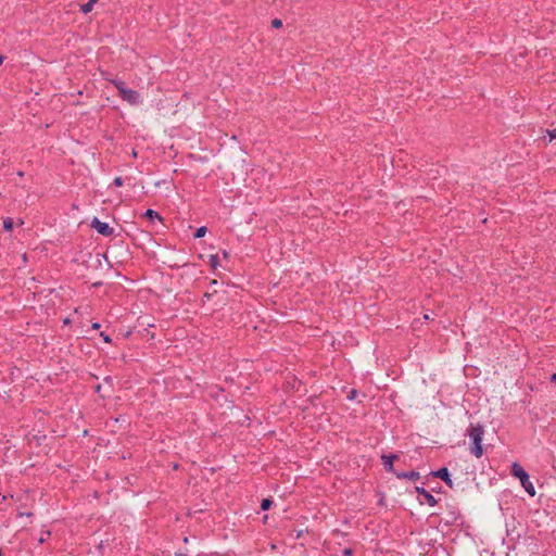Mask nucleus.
<instances>
[{
  "instance_id": "nucleus-27",
  "label": "nucleus",
  "mask_w": 556,
  "mask_h": 556,
  "mask_svg": "<svg viewBox=\"0 0 556 556\" xmlns=\"http://www.w3.org/2000/svg\"><path fill=\"white\" fill-rule=\"evenodd\" d=\"M552 381L556 382V372L552 375Z\"/></svg>"
},
{
  "instance_id": "nucleus-7",
  "label": "nucleus",
  "mask_w": 556,
  "mask_h": 556,
  "mask_svg": "<svg viewBox=\"0 0 556 556\" xmlns=\"http://www.w3.org/2000/svg\"><path fill=\"white\" fill-rule=\"evenodd\" d=\"M433 475L440 479H442L448 486H453V482L451 480L447 468H441L438 471L433 472Z\"/></svg>"
},
{
  "instance_id": "nucleus-11",
  "label": "nucleus",
  "mask_w": 556,
  "mask_h": 556,
  "mask_svg": "<svg viewBox=\"0 0 556 556\" xmlns=\"http://www.w3.org/2000/svg\"><path fill=\"white\" fill-rule=\"evenodd\" d=\"M521 484H522L523 489L526 490V492H527L530 496H534V495H535L534 486H533V484L530 482L529 477L527 478V480L521 481Z\"/></svg>"
},
{
  "instance_id": "nucleus-8",
  "label": "nucleus",
  "mask_w": 556,
  "mask_h": 556,
  "mask_svg": "<svg viewBox=\"0 0 556 556\" xmlns=\"http://www.w3.org/2000/svg\"><path fill=\"white\" fill-rule=\"evenodd\" d=\"M396 458H397V455H395V454L381 456V459H382L386 470L393 471V460H395Z\"/></svg>"
},
{
  "instance_id": "nucleus-2",
  "label": "nucleus",
  "mask_w": 556,
  "mask_h": 556,
  "mask_svg": "<svg viewBox=\"0 0 556 556\" xmlns=\"http://www.w3.org/2000/svg\"><path fill=\"white\" fill-rule=\"evenodd\" d=\"M90 226L104 237H111L114 233V228L108 223L101 222L98 217H93Z\"/></svg>"
},
{
  "instance_id": "nucleus-5",
  "label": "nucleus",
  "mask_w": 556,
  "mask_h": 556,
  "mask_svg": "<svg viewBox=\"0 0 556 556\" xmlns=\"http://www.w3.org/2000/svg\"><path fill=\"white\" fill-rule=\"evenodd\" d=\"M511 475L516 478H518L521 481L527 480L528 473L525 471V469L517 463H514L511 466Z\"/></svg>"
},
{
  "instance_id": "nucleus-1",
  "label": "nucleus",
  "mask_w": 556,
  "mask_h": 556,
  "mask_svg": "<svg viewBox=\"0 0 556 556\" xmlns=\"http://www.w3.org/2000/svg\"><path fill=\"white\" fill-rule=\"evenodd\" d=\"M466 434L470 439V452L477 458L483 455V447L481 445L482 438L484 434V428L481 425H470L466 431Z\"/></svg>"
},
{
  "instance_id": "nucleus-20",
  "label": "nucleus",
  "mask_w": 556,
  "mask_h": 556,
  "mask_svg": "<svg viewBox=\"0 0 556 556\" xmlns=\"http://www.w3.org/2000/svg\"><path fill=\"white\" fill-rule=\"evenodd\" d=\"M100 336L103 338L104 342H106V343L111 342V338L108 334H105L104 332H101Z\"/></svg>"
},
{
  "instance_id": "nucleus-25",
  "label": "nucleus",
  "mask_w": 556,
  "mask_h": 556,
  "mask_svg": "<svg viewBox=\"0 0 556 556\" xmlns=\"http://www.w3.org/2000/svg\"><path fill=\"white\" fill-rule=\"evenodd\" d=\"M88 2H89V5H94L98 2V0H88Z\"/></svg>"
},
{
  "instance_id": "nucleus-3",
  "label": "nucleus",
  "mask_w": 556,
  "mask_h": 556,
  "mask_svg": "<svg viewBox=\"0 0 556 556\" xmlns=\"http://www.w3.org/2000/svg\"><path fill=\"white\" fill-rule=\"evenodd\" d=\"M118 94L124 101L128 102L131 105H136L139 103V93L136 90L125 87L121 89Z\"/></svg>"
},
{
  "instance_id": "nucleus-23",
  "label": "nucleus",
  "mask_w": 556,
  "mask_h": 556,
  "mask_svg": "<svg viewBox=\"0 0 556 556\" xmlns=\"http://www.w3.org/2000/svg\"><path fill=\"white\" fill-rule=\"evenodd\" d=\"M355 394H356V391H355V390L351 391V395H349V399H354V397H355Z\"/></svg>"
},
{
  "instance_id": "nucleus-6",
  "label": "nucleus",
  "mask_w": 556,
  "mask_h": 556,
  "mask_svg": "<svg viewBox=\"0 0 556 556\" xmlns=\"http://www.w3.org/2000/svg\"><path fill=\"white\" fill-rule=\"evenodd\" d=\"M189 230H191V236L188 235L187 236L188 239H200V238L204 237L205 233L207 232V227L201 226L193 230L192 227L189 226L187 231H189Z\"/></svg>"
},
{
  "instance_id": "nucleus-12",
  "label": "nucleus",
  "mask_w": 556,
  "mask_h": 556,
  "mask_svg": "<svg viewBox=\"0 0 556 556\" xmlns=\"http://www.w3.org/2000/svg\"><path fill=\"white\" fill-rule=\"evenodd\" d=\"M397 477L409 480H417L419 478V472L413 470L409 472L397 473Z\"/></svg>"
},
{
  "instance_id": "nucleus-15",
  "label": "nucleus",
  "mask_w": 556,
  "mask_h": 556,
  "mask_svg": "<svg viewBox=\"0 0 556 556\" xmlns=\"http://www.w3.org/2000/svg\"><path fill=\"white\" fill-rule=\"evenodd\" d=\"M93 9V5H89V2H86L84 4L80 5V11L85 14L91 12Z\"/></svg>"
},
{
  "instance_id": "nucleus-18",
  "label": "nucleus",
  "mask_w": 556,
  "mask_h": 556,
  "mask_svg": "<svg viewBox=\"0 0 556 556\" xmlns=\"http://www.w3.org/2000/svg\"><path fill=\"white\" fill-rule=\"evenodd\" d=\"M271 27L276 29L282 27V21L280 18H274L271 21Z\"/></svg>"
},
{
  "instance_id": "nucleus-16",
  "label": "nucleus",
  "mask_w": 556,
  "mask_h": 556,
  "mask_svg": "<svg viewBox=\"0 0 556 556\" xmlns=\"http://www.w3.org/2000/svg\"><path fill=\"white\" fill-rule=\"evenodd\" d=\"M271 504H273V502L269 498H264L262 501L261 508L263 510H267L270 507Z\"/></svg>"
},
{
  "instance_id": "nucleus-26",
  "label": "nucleus",
  "mask_w": 556,
  "mask_h": 556,
  "mask_svg": "<svg viewBox=\"0 0 556 556\" xmlns=\"http://www.w3.org/2000/svg\"><path fill=\"white\" fill-rule=\"evenodd\" d=\"M5 56L0 54V66L2 65L3 61H4Z\"/></svg>"
},
{
  "instance_id": "nucleus-28",
  "label": "nucleus",
  "mask_w": 556,
  "mask_h": 556,
  "mask_svg": "<svg viewBox=\"0 0 556 556\" xmlns=\"http://www.w3.org/2000/svg\"><path fill=\"white\" fill-rule=\"evenodd\" d=\"M424 319H426V320H427V319H429V315H427V314H426V315L424 316Z\"/></svg>"
},
{
  "instance_id": "nucleus-9",
  "label": "nucleus",
  "mask_w": 556,
  "mask_h": 556,
  "mask_svg": "<svg viewBox=\"0 0 556 556\" xmlns=\"http://www.w3.org/2000/svg\"><path fill=\"white\" fill-rule=\"evenodd\" d=\"M416 490L419 494H421L424 496L426 503L429 506L437 505V500L434 498V496L432 494H430L428 491H426L424 488H416Z\"/></svg>"
},
{
  "instance_id": "nucleus-10",
  "label": "nucleus",
  "mask_w": 556,
  "mask_h": 556,
  "mask_svg": "<svg viewBox=\"0 0 556 556\" xmlns=\"http://www.w3.org/2000/svg\"><path fill=\"white\" fill-rule=\"evenodd\" d=\"M143 217L148 218L150 222H154L155 219L162 220L161 215L156 211H154L152 208H148L143 213Z\"/></svg>"
},
{
  "instance_id": "nucleus-21",
  "label": "nucleus",
  "mask_w": 556,
  "mask_h": 556,
  "mask_svg": "<svg viewBox=\"0 0 556 556\" xmlns=\"http://www.w3.org/2000/svg\"><path fill=\"white\" fill-rule=\"evenodd\" d=\"M217 255H211V262L213 266H216Z\"/></svg>"
},
{
  "instance_id": "nucleus-13",
  "label": "nucleus",
  "mask_w": 556,
  "mask_h": 556,
  "mask_svg": "<svg viewBox=\"0 0 556 556\" xmlns=\"http://www.w3.org/2000/svg\"><path fill=\"white\" fill-rule=\"evenodd\" d=\"M104 79L113 84L114 87L118 90V92L121 91V89L126 87V84L121 79H114L110 77H105Z\"/></svg>"
},
{
  "instance_id": "nucleus-29",
  "label": "nucleus",
  "mask_w": 556,
  "mask_h": 556,
  "mask_svg": "<svg viewBox=\"0 0 556 556\" xmlns=\"http://www.w3.org/2000/svg\"><path fill=\"white\" fill-rule=\"evenodd\" d=\"M45 541V538H40L39 542L42 543Z\"/></svg>"
},
{
  "instance_id": "nucleus-24",
  "label": "nucleus",
  "mask_w": 556,
  "mask_h": 556,
  "mask_svg": "<svg viewBox=\"0 0 556 556\" xmlns=\"http://www.w3.org/2000/svg\"><path fill=\"white\" fill-rule=\"evenodd\" d=\"M343 553H344L345 556H350L351 555V549H344Z\"/></svg>"
},
{
  "instance_id": "nucleus-4",
  "label": "nucleus",
  "mask_w": 556,
  "mask_h": 556,
  "mask_svg": "<svg viewBox=\"0 0 556 556\" xmlns=\"http://www.w3.org/2000/svg\"><path fill=\"white\" fill-rule=\"evenodd\" d=\"M124 248H125V245H117V244L109 245L106 251L104 252V257L110 263V261H109L110 257L117 258L118 256H122L121 260H117V263H122V262H124L125 257L121 253L119 250H122Z\"/></svg>"
},
{
  "instance_id": "nucleus-22",
  "label": "nucleus",
  "mask_w": 556,
  "mask_h": 556,
  "mask_svg": "<svg viewBox=\"0 0 556 556\" xmlns=\"http://www.w3.org/2000/svg\"><path fill=\"white\" fill-rule=\"evenodd\" d=\"M100 328V324L99 323H93L92 324V329H99Z\"/></svg>"
},
{
  "instance_id": "nucleus-19",
  "label": "nucleus",
  "mask_w": 556,
  "mask_h": 556,
  "mask_svg": "<svg viewBox=\"0 0 556 556\" xmlns=\"http://www.w3.org/2000/svg\"><path fill=\"white\" fill-rule=\"evenodd\" d=\"M113 185L115 187H122L124 185V179L122 177H115L113 180Z\"/></svg>"
},
{
  "instance_id": "nucleus-14",
  "label": "nucleus",
  "mask_w": 556,
  "mask_h": 556,
  "mask_svg": "<svg viewBox=\"0 0 556 556\" xmlns=\"http://www.w3.org/2000/svg\"><path fill=\"white\" fill-rule=\"evenodd\" d=\"M13 227H14L13 218L12 217L4 218V220H3V228H4V230L11 231L13 229Z\"/></svg>"
},
{
  "instance_id": "nucleus-17",
  "label": "nucleus",
  "mask_w": 556,
  "mask_h": 556,
  "mask_svg": "<svg viewBox=\"0 0 556 556\" xmlns=\"http://www.w3.org/2000/svg\"><path fill=\"white\" fill-rule=\"evenodd\" d=\"M546 134L548 135V142H552L556 139V127L554 129H547Z\"/></svg>"
}]
</instances>
